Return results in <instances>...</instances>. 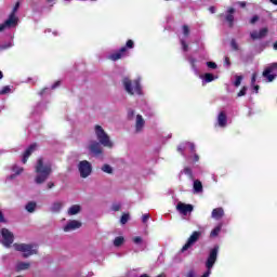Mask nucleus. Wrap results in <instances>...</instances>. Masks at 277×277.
<instances>
[{
    "mask_svg": "<svg viewBox=\"0 0 277 277\" xmlns=\"http://www.w3.org/2000/svg\"><path fill=\"white\" fill-rule=\"evenodd\" d=\"M185 150H189V153H196V145L194 143L185 142L177 146V153H181L182 157H185L187 160V155H185Z\"/></svg>",
    "mask_w": 277,
    "mask_h": 277,
    "instance_id": "nucleus-11",
    "label": "nucleus"
},
{
    "mask_svg": "<svg viewBox=\"0 0 277 277\" xmlns=\"http://www.w3.org/2000/svg\"><path fill=\"white\" fill-rule=\"evenodd\" d=\"M38 148L37 144H31L24 153L22 163H27V160L29 157H31V154L35 153V150Z\"/></svg>",
    "mask_w": 277,
    "mask_h": 277,
    "instance_id": "nucleus-20",
    "label": "nucleus"
},
{
    "mask_svg": "<svg viewBox=\"0 0 277 277\" xmlns=\"http://www.w3.org/2000/svg\"><path fill=\"white\" fill-rule=\"evenodd\" d=\"M53 34H54L55 36H57V31H54Z\"/></svg>",
    "mask_w": 277,
    "mask_h": 277,
    "instance_id": "nucleus-63",
    "label": "nucleus"
},
{
    "mask_svg": "<svg viewBox=\"0 0 277 277\" xmlns=\"http://www.w3.org/2000/svg\"><path fill=\"white\" fill-rule=\"evenodd\" d=\"M35 183L37 185H42V183L47 182L49 176L53 173V163L44 158H38L37 163L35 166Z\"/></svg>",
    "mask_w": 277,
    "mask_h": 277,
    "instance_id": "nucleus-1",
    "label": "nucleus"
},
{
    "mask_svg": "<svg viewBox=\"0 0 277 277\" xmlns=\"http://www.w3.org/2000/svg\"><path fill=\"white\" fill-rule=\"evenodd\" d=\"M0 79H3V71H0Z\"/></svg>",
    "mask_w": 277,
    "mask_h": 277,
    "instance_id": "nucleus-61",
    "label": "nucleus"
},
{
    "mask_svg": "<svg viewBox=\"0 0 277 277\" xmlns=\"http://www.w3.org/2000/svg\"><path fill=\"white\" fill-rule=\"evenodd\" d=\"M47 187L48 189H53V187H55V184L53 182H49Z\"/></svg>",
    "mask_w": 277,
    "mask_h": 277,
    "instance_id": "nucleus-50",
    "label": "nucleus"
},
{
    "mask_svg": "<svg viewBox=\"0 0 277 277\" xmlns=\"http://www.w3.org/2000/svg\"><path fill=\"white\" fill-rule=\"evenodd\" d=\"M222 230V224H219L211 232V237H217Z\"/></svg>",
    "mask_w": 277,
    "mask_h": 277,
    "instance_id": "nucleus-31",
    "label": "nucleus"
},
{
    "mask_svg": "<svg viewBox=\"0 0 277 277\" xmlns=\"http://www.w3.org/2000/svg\"><path fill=\"white\" fill-rule=\"evenodd\" d=\"M68 215H77L78 213H81V206L79 205H74L71 206L68 211Z\"/></svg>",
    "mask_w": 277,
    "mask_h": 277,
    "instance_id": "nucleus-26",
    "label": "nucleus"
},
{
    "mask_svg": "<svg viewBox=\"0 0 277 277\" xmlns=\"http://www.w3.org/2000/svg\"><path fill=\"white\" fill-rule=\"evenodd\" d=\"M253 89L255 90V93H259V85H254Z\"/></svg>",
    "mask_w": 277,
    "mask_h": 277,
    "instance_id": "nucleus-56",
    "label": "nucleus"
},
{
    "mask_svg": "<svg viewBox=\"0 0 277 277\" xmlns=\"http://www.w3.org/2000/svg\"><path fill=\"white\" fill-rule=\"evenodd\" d=\"M92 276H93L92 273H88V274L81 273V274H78L76 277H92Z\"/></svg>",
    "mask_w": 277,
    "mask_h": 277,
    "instance_id": "nucleus-44",
    "label": "nucleus"
},
{
    "mask_svg": "<svg viewBox=\"0 0 277 277\" xmlns=\"http://www.w3.org/2000/svg\"><path fill=\"white\" fill-rule=\"evenodd\" d=\"M77 228H81V222L77 220L69 221L64 227L63 230L65 233H70L72 230H77Z\"/></svg>",
    "mask_w": 277,
    "mask_h": 277,
    "instance_id": "nucleus-19",
    "label": "nucleus"
},
{
    "mask_svg": "<svg viewBox=\"0 0 277 277\" xmlns=\"http://www.w3.org/2000/svg\"><path fill=\"white\" fill-rule=\"evenodd\" d=\"M0 233L2 237V246H4V248H10V246L14 243V234L8 228H2Z\"/></svg>",
    "mask_w": 277,
    "mask_h": 277,
    "instance_id": "nucleus-9",
    "label": "nucleus"
},
{
    "mask_svg": "<svg viewBox=\"0 0 277 277\" xmlns=\"http://www.w3.org/2000/svg\"><path fill=\"white\" fill-rule=\"evenodd\" d=\"M206 64L208 68H211L212 70H215V68H217V64H215L214 62H207Z\"/></svg>",
    "mask_w": 277,
    "mask_h": 277,
    "instance_id": "nucleus-38",
    "label": "nucleus"
},
{
    "mask_svg": "<svg viewBox=\"0 0 277 277\" xmlns=\"http://www.w3.org/2000/svg\"><path fill=\"white\" fill-rule=\"evenodd\" d=\"M142 78H137L135 80H130L128 77L122 79V85L128 94L131 96H141L142 94V84L140 83Z\"/></svg>",
    "mask_w": 277,
    "mask_h": 277,
    "instance_id": "nucleus-2",
    "label": "nucleus"
},
{
    "mask_svg": "<svg viewBox=\"0 0 277 277\" xmlns=\"http://www.w3.org/2000/svg\"><path fill=\"white\" fill-rule=\"evenodd\" d=\"M123 245H124V238H123L122 236L116 237V238L114 239V241H113V246H114L115 248H120V247L123 246Z\"/></svg>",
    "mask_w": 277,
    "mask_h": 277,
    "instance_id": "nucleus-28",
    "label": "nucleus"
},
{
    "mask_svg": "<svg viewBox=\"0 0 277 277\" xmlns=\"http://www.w3.org/2000/svg\"><path fill=\"white\" fill-rule=\"evenodd\" d=\"M23 167H18L17 164H14L12 167V171L14 172V174L10 175L9 179H16V176H18L19 174H23Z\"/></svg>",
    "mask_w": 277,
    "mask_h": 277,
    "instance_id": "nucleus-24",
    "label": "nucleus"
},
{
    "mask_svg": "<svg viewBox=\"0 0 277 277\" xmlns=\"http://www.w3.org/2000/svg\"><path fill=\"white\" fill-rule=\"evenodd\" d=\"M254 83H256V72H254L251 78V85H254Z\"/></svg>",
    "mask_w": 277,
    "mask_h": 277,
    "instance_id": "nucleus-48",
    "label": "nucleus"
},
{
    "mask_svg": "<svg viewBox=\"0 0 277 277\" xmlns=\"http://www.w3.org/2000/svg\"><path fill=\"white\" fill-rule=\"evenodd\" d=\"M271 3H273V5H277V0H271Z\"/></svg>",
    "mask_w": 277,
    "mask_h": 277,
    "instance_id": "nucleus-59",
    "label": "nucleus"
},
{
    "mask_svg": "<svg viewBox=\"0 0 277 277\" xmlns=\"http://www.w3.org/2000/svg\"><path fill=\"white\" fill-rule=\"evenodd\" d=\"M230 44L234 51H237V49H239V47L237 45V41H235V39L232 40Z\"/></svg>",
    "mask_w": 277,
    "mask_h": 277,
    "instance_id": "nucleus-45",
    "label": "nucleus"
},
{
    "mask_svg": "<svg viewBox=\"0 0 277 277\" xmlns=\"http://www.w3.org/2000/svg\"><path fill=\"white\" fill-rule=\"evenodd\" d=\"M200 232H194L188 238L187 242L182 247L181 252H186V250H189V248H192V246H194V243L200 239Z\"/></svg>",
    "mask_w": 277,
    "mask_h": 277,
    "instance_id": "nucleus-12",
    "label": "nucleus"
},
{
    "mask_svg": "<svg viewBox=\"0 0 277 277\" xmlns=\"http://www.w3.org/2000/svg\"><path fill=\"white\" fill-rule=\"evenodd\" d=\"M10 47H12V43H10V44H8V45L2 47V49H10Z\"/></svg>",
    "mask_w": 277,
    "mask_h": 277,
    "instance_id": "nucleus-58",
    "label": "nucleus"
},
{
    "mask_svg": "<svg viewBox=\"0 0 277 277\" xmlns=\"http://www.w3.org/2000/svg\"><path fill=\"white\" fill-rule=\"evenodd\" d=\"M135 116V110L129 108L128 109V120H132Z\"/></svg>",
    "mask_w": 277,
    "mask_h": 277,
    "instance_id": "nucleus-36",
    "label": "nucleus"
},
{
    "mask_svg": "<svg viewBox=\"0 0 277 277\" xmlns=\"http://www.w3.org/2000/svg\"><path fill=\"white\" fill-rule=\"evenodd\" d=\"M135 47V43L133 40H128L126 43V47H122L119 51L108 55V60L111 62H118V60H122L124 57V53H127V49H133Z\"/></svg>",
    "mask_w": 277,
    "mask_h": 277,
    "instance_id": "nucleus-6",
    "label": "nucleus"
},
{
    "mask_svg": "<svg viewBox=\"0 0 277 277\" xmlns=\"http://www.w3.org/2000/svg\"><path fill=\"white\" fill-rule=\"evenodd\" d=\"M209 12H211V14H215V6H210Z\"/></svg>",
    "mask_w": 277,
    "mask_h": 277,
    "instance_id": "nucleus-55",
    "label": "nucleus"
},
{
    "mask_svg": "<svg viewBox=\"0 0 277 277\" xmlns=\"http://www.w3.org/2000/svg\"><path fill=\"white\" fill-rule=\"evenodd\" d=\"M187 60L194 70L195 75L197 77H200V79H202V83H211V81H215V76H213V74H205L203 76L200 75V70L198 69V66L196 65L198 63V60L194 58V56H188Z\"/></svg>",
    "mask_w": 277,
    "mask_h": 277,
    "instance_id": "nucleus-5",
    "label": "nucleus"
},
{
    "mask_svg": "<svg viewBox=\"0 0 277 277\" xmlns=\"http://www.w3.org/2000/svg\"><path fill=\"white\" fill-rule=\"evenodd\" d=\"M235 10L233 8H229L225 14H221V18H225V21L228 23L229 27H233V23H235Z\"/></svg>",
    "mask_w": 277,
    "mask_h": 277,
    "instance_id": "nucleus-18",
    "label": "nucleus"
},
{
    "mask_svg": "<svg viewBox=\"0 0 277 277\" xmlns=\"http://www.w3.org/2000/svg\"><path fill=\"white\" fill-rule=\"evenodd\" d=\"M122 206L120 203H114L111 209L113 211H118Z\"/></svg>",
    "mask_w": 277,
    "mask_h": 277,
    "instance_id": "nucleus-46",
    "label": "nucleus"
},
{
    "mask_svg": "<svg viewBox=\"0 0 277 277\" xmlns=\"http://www.w3.org/2000/svg\"><path fill=\"white\" fill-rule=\"evenodd\" d=\"M213 181H215V183H217V179H215V175L212 176Z\"/></svg>",
    "mask_w": 277,
    "mask_h": 277,
    "instance_id": "nucleus-62",
    "label": "nucleus"
},
{
    "mask_svg": "<svg viewBox=\"0 0 277 277\" xmlns=\"http://www.w3.org/2000/svg\"><path fill=\"white\" fill-rule=\"evenodd\" d=\"M5 222V216H3V212L0 211V223Z\"/></svg>",
    "mask_w": 277,
    "mask_h": 277,
    "instance_id": "nucleus-54",
    "label": "nucleus"
},
{
    "mask_svg": "<svg viewBox=\"0 0 277 277\" xmlns=\"http://www.w3.org/2000/svg\"><path fill=\"white\" fill-rule=\"evenodd\" d=\"M26 211H28V213H34V211H36V202L30 201L26 205Z\"/></svg>",
    "mask_w": 277,
    "mask_h": 277,
    "instance_id": "nucleus-30",
    "label": "nucleus"
},
{
    "mask_svg": "<svg viewBox=\"0 0 277 277\" xmlns=\"http://www.w3.org/2000/svg\"><path fill=\"white\" fill-rule=\"evenodd\" d=\"M211 217L213 220H222L224 217V208H216L212 210Z\"/></svg>",
    "mask_w": 277,
    "mask_h": 277,
    "instance_id": "nucleus-22",
    "label": "nucleus"
},
{
    "mask_svg": "<svg viewBox=\"0 0 277 277\" xmlns=\"http://www.w3.org/2000/svg\"><path fill=\"white\" fill-rule=\"evenodd\" d=\"M29 267H31V264L29 262H18L16 264L17 272H25V269H29Z\"/></svg>",
    "mask_w": 277,
    "mask_h": 277,
    "instance_id": "nucleus-25",
    "label": "nucleus"
},
{
    "mask_svg": "<svg viewBox=\"0 0 277 277\" xmlns=\"http://www.w3.org/2000/svg\"><path fill=\"white\" fill-rule=\"evenodd\" d=\"M78 172L81 179H88L92 174V163L88 160H81L78 163Z\"/></svg>",
    "mask_w": 277,
    "mask_h": 277,
    "instance_id": "nucleus-7",
    "label": "nucleus"
},
{
    "mask_svg": "<svg viewBox=\"0 0 277 277\" xmlns=\"http://www.w3.org/2000/svg\"><path fill=\"white\" fill-rule=\"evenodd\" d=\"M101 146H102L101 143L93 141L89 145V150L92 155H94V157H98V156L103 155V147H101Z\"/></svg>",
    "mask_w": 277,
    "mask_h": 277,
    "instance_id": "nucleus-15",
    "label": "nucleus"
},
{
    "mask_svg": "<svg viewBox=\"0 0 277 277\" xmlns=\"http://www.w3.org/2000/svg\"><path fill=\"white\" fill-rule=\"evenodd\" d=\"M180 174H186L190 181H194V172L192 171V168L185 167L183 171H181Z\"/></svg>",
    "mask_w": 277,
    "mask_h": 277,
    "instance_id": "nucleus-29",
    "label": "nucleus"
},
{
    "mask_svg": "<svg viewBox=\"0 0 277 277\" xmlns=\"http://www.w3.org/2000/svg\"><path fill=\"white\" fill-rule=\"evenodd\" d=\"M246 92H248V88L243 87L237 94L238 97L246 96Z\"/></svg>",
    "mask_w": 277,
    "mask_h": 277,
    "instance_id": "nucleus-37",
    "label": "nucleus"
},
{
    "mask_svg": "<svg viewBox=\"0 0 277 277\" xmlns=\"http://www.w3.org/2000/svg\"><path fill=\"white\" fill-rule=\"evenodd\" d=\"M216 127H220L221 129H226V127H228V116H226L225 111L219 113L216 117Z\"/></svg>",
    "mask_w": 277,
    "mask_h": 277,
    "instance_id": "nucleus-16",
    "label": "nucleus"
},
{
    "mask_svg": "<svg viewBox=\"0 0 277 277\" xmlns=\"http://www.w3.org/2000/svg\"><path fill=\"white\" fill-rule=\"evenodd\" d=\"M47 3L50 4V8H53V5H55V0H47Z\"/></svg>",
    "mask_w": 277,
    "mask_h": 277,
    "instance_id": "nucleus-52",
    "label": "nucleus"
},
{
    "mask_svg": "<svg viewBox=\"0 0 277 277\" xmlns=\"http://www.w3.org/2000/svg\"><path fill=\"white\" fill-rule=\"evenodd\" d=\"M224 66H226V68H230V58H228V56L225 57Z\"/></svg>",
    "mask_w": 277,
    "mask_h": 277,
    "instance_id": "nucleus-43",
    "label": "nucleus"
},
{
    "mask_svg": "<svg viewBox=\"0 0 277 277\" xmlns=\"http://www.w3.org/2000/svg\"><path fill=\"white\" fill-rule=\"evenodd\" d=\"M132 241H133V243H135L136 246H140V245H142L143 239H142V237L136 236V237L132 238Z\"/></svg>",
    "mask_w": 277,
    "mask_h": 277,
    "instance_id": "nucleus-35",
    "label": "nucleus"
},
{
    "mask_svg": "<svg viewBox=\"0 0 277 277\" xmlns=\"http://www.w3.org/2000/svg\"><path fill=\"white\" fill-rule=\"evenodd\" d=\"M18 25V16L14 14H10L8 19L3 24H0V31H4V29H12V27H16Z\"/></svg>",
    "mask_w": 277,
    "mask_h": 277,
    "instance_id": "nucleus-10",
    "label": "nucleus"
},
{
    "mask_svg": "<svg viewBox=\"0 0 277 277\" xmlns=\"http://www.w3.org/2000/svg\"><path fill=\"white\" fill-rule=\"evenodd\" d=\"M182 31H183L184 37L180 38V42L182 44L183 51L187 52V51H189V45L187 44V42H185V39L189 38V26L184 25L182 27Z\"/></svg>",
    "mask_w": 277,
    "mask_h": 277,
    "instance_id": "nucleus-14",
    "label": "nucleus"
},
{
    "mask_svg": "<svg viewBox=\"0 0 277 277\" xmlns=\"http://www.w3.org/2000/svg\"><path fill=\"white\" fill-rule=\"evenodd\" d=\"M146 126V120H144V117L142 115H136L135 117V133H142L144 131V127Z\"/></svg>",
    "mask_w": 277,
    "mask_h": 277,
    "instance_id": "nucleus-17",
    "label": "nucleus"
},
{
    "mask_svg": "<svg viewBox=\"0 0 277 277\" xmlns=\"http://www.w3.org/2000/svg\"><path fill=\"white\" fill-rule=\"evenodd\" d=\"M62 207H64V203L62 201L53 202L50 207V211L52 213H60L62 211Z\"/></svg>",
    "mask_w": 277,
    "mask_h": 277,
    "instance_id": "nucleus-23",
    "label": "nucleus"
},
{
    "mask_svg": "<svg viewBox=\"0 0 277 277\" xmlns=\"http://www.w3.org/2000/svg\"><path fill=\"white\" fill-rule=\"evenodd\" d=\"M150 220V214H143L142 216V222L143 224H146Z\"/></svg>",
    "mask_w": 277,
    "mask_h": 277,
    "instance_id": "nucleus-42",
    "label": "nucleus"
},
{
    "mask_svg": "<svg viewBox=\"0 0 277 277\" xmlns=\"http://www.w3.org/2000/svg\"><path fill=\"white\" fill-rule=\"evenodd\" d=\"M129 222V214H123L121 216L120 223L121 224H127Z\"/></svg>",
    "mask_w": 277,
    "mask_h": 277,
    "instance_id": "nucleus-39",
    "label": "nucleus"
},
{
    "mask_svg": "<svg viewBox=\"0 0 277 277\" xmlns=\"http://www.w3.org/2000/svg\"><path fill=\"white\" fill-rule=\"evenodd\" d=\"M12 92V88H10V85H5L0 90V95H5V94H10Z\"/></svg>",
    "mask_w": 277,
    "mask_h": 277,
    "instance_id": "nucleus-33",
    "label": "nucleus"
},
{
    "mask_svg": "<svg viewBox=\"0 0 277 277\" xmlns=\"http://www.w3.org/2000/svg\"><path fill=\"white\" fill-rule=\"evenodd\" d=\"M259 21V16L258 15H254L251 19H250V23L251 25H254V23H256Z\"/></svg>",
    "mask_w": 277,
    "mask_h": 277,
    "instance_id": "nucleus-47",
    "label": "nucleus"
},
{
    "mask_svg": "<svg viewBox=\"0 0 277 277\" xmlns=\"http://www.w3.org/2000/svg\"><path fill=\"white\" fill-rule=\"evenodd\" d=\"M102 172H105L106 174H111V172H114V169L109 164H104L102 167Z\"/></svg>",
    "mask_w": 277,
    "mask_h": 277,
    "instance_id": "nucleus-32",
    "label": "nucleus"
},
{
    "mask_svg": "<svg viewBox=\"0 0 277 277\" xmlns=\"http://www.w3.org/2000/svg\"><path fill=\"white\" fill-rule=\"evenodd\" d=\"M236 80L234 81L235 88H239L241 85V81H243V76H235Z\"/></svg>",
    "mask_w": 277,
    "mask_h": 277,
    "instance_id": "nucleus-34",
    "label": "nucleus"
},
{
    "mask_svg": "<svg viewBox=\"0 0 277 277\" xmlns=\"http://www.w3.org/2000/svg\"><path fill=\"white\" fill-rule=\"evenodd\" d=\"M193 187L195 194L202 193V182H200V180L194 181Z\"/></svg>",
    "mask_w": 277,
    "mask_h": 277,
    "instance_id": "nucleus-27",
    "label": "nucleus"
},
{
    "mask_svg": "<svg viewBox=\"0 0 277 277\" xmlns=\"http://www.w3.org/2000/svg\"><path fill=\"white\" fill-rule=\"evenodd\" d=\"M273 49L277 51V42L274 43Z\"/></svg>",
    "mask_w": 277,
    "mask_h": 277,
    "instance_id": "nucleus-60",
    "label": "nucleus"
},
{
    "mask_svg": "<svg viewBox=\"0 0 277 277\" xmlns=\"http://www.w3.org/2000/svg\"><path fill=\"white\" fill-rule=\"evenodd\" d=\"M60 81H56L54 84H52L51 90H55V88H60Z\"/></svg>",
    "mask_w": 277,
    "mask_h": 277,
    "instance_id": "nucleus-49",
    "label": "nucleus"
},
{
    "mask_svg": "<svg viewBox=\"0 0 277 277\" xmlns=\"http://www.w3.org/2000/svg\"><path fill=\"white\" fill-rule=\"evenodd\" d=\"M176 210L181 215H189L194 211V206L189 203L179 202L176 206Z\"/></svg>",
    "mask_w": 277,
    "mask_h": 277,
    "instance_id": "nucleus-13",
    "label": "nucleus"
},
{
    "mask_svg": "<svg viewBox=\"0 0 277 277\" xmlns=\"http://www.w3.org/2000/svg\"><path fill=\"white\" fill-rule=\"evenodd\" d=\"M94 132H95V137L98 141L97 143H100L105 148H114V142H111L109 134H107V132H105L103 127L95 126Z\"/></svg>",
    "mask_w": 277,
    "mask_h": 277,
    "instance_id": "nucleus-3",
    "label": "nucleus"
},
{
    "mask_svg": "<svg viewBox=\"0 0 277 277\" xmlns=\"http://www.w3.org/2000/svg\"><path fill=\"white\" fill-rule=\"evenodd\" d=\"M267 36V28H262L260 29V31H252L250 34V37L252 38V40H261V38H265Z\"/></svg>",
    "mask_w": 277,
    "mask_h": 277,
    "instance_id": "nucleus-21",
    "label": "nucleus"
},
{
    "mask_svg": "<svg viewBox=\"0 0 277 277\" xmlns=\"http://www.w3.org/2000/svg\"><path fill=\"white\" fill-rule=\"evenodd\" d=\"M13 247L17 252H22L24 259L38 254V246L34 243H14Z\"/></svg>",
    "mask_w": 277,
    "mask_h": 277,
    "instance_id": "nucleus-4",
    "label": "nucleus"
},
{
    "mask_svg": "<svg viewBox=\"0 0 277 277\" xmlns=\"http://www.w3.org/2000/svg\"><path fill=\"white\" fill-rule=\"evenodd\" d=\"M263 78L272 83L277 78V63L269 64L263 71Z\"/></svg>",
    "mask_w": 277,
    "mask_h": 277,
    "instance_id": "nucleus-8",
    "label": "nucleus"
},
{
    "mask_svg": "<svg viewBox=\"0 0 277 277\" xmlns=\"http://www.w3.org/2000/svg\"><path fill=\"white\" fill-rule=\"evenodd\" d=\"M18 8H21V2H16L15 6L13 8L11 14L16 16V12H18Z\"/></svg>",
    "mask_w": 277,
    "mask_h": 277,
    "instance_id": "nucleus-40",
    "label": "nucleus"
},
{
    "mask_svg": "<svg viewBox=\"0 0 277 277\" xmlns=\"http://www.w3.org/2000/svg\"><path fill=\"white\" fill-rule=\"evenodd\" d=\"M198 276V273H196V271L194 269H190L187 274H186V277H197Z\"/></svg>",
    "mask_w": 277,
    "mask_h": 277,
    "instance_id": "nucleus-41",
    "label": "nucleus"
},
{
    "mask_svg": "<svg viewBox=\"0 0 277 277\" xmlns=\"http://www.w3.org/2000/svg\"><path fill=\"white\" fill-rule=\"evenodd\" d=\"M240 8H246V2H239Z\"/></svg>",
    "mask_w": 277,
    "mask_h": 277,
    "instance_id": "nucleus-57",
    "label": "nucleus"
},
{
    "mask_svg": "<svg viewBox=\"0 0 277 277\" xmlns=\"http://www.w3.org/2000/svg\"><path fill=\"white\" fill-rule=\"evenodd\" d=\"M194 161L195 163L200 161V157L198 156V154H194Z\"/></svg>",
    "mask_w": 277,
    "mask_h": 277,
    "instance_id": "nucleus-53",
    "label": "nucleus"
},
{
    "mask_svg": "<svg viewBox=\"0 0 277 277\" xmlns=\"http://www.w3.org/2000/svg\"><path fill=\"white\" fill-rule=\"evenodd\" d=\"M47 92H49V88L43 89L39 94H40V96H44V94H47Z\"/></svg>",
    "mask_w": 277,
    "mask_h": 277,
    "instance_id": "nucleus-51",
    "label": "nucleus"
},
{
    "mask_svg": "<svg viewBox=\"0 0 277 277\" xmlns=\"http://www.w3.org/2000/svg\"><path fill=\"white\" fill-rule=\"evenodd\" d=\"M38 109H40V106H37V111H38Z\"/></svg>",
    "mask_w": 277,
    "mask_h": 277,
    "instance_id": "nucleus-64",
    "label": "nucleus"
}]
</instances>
